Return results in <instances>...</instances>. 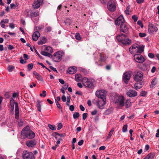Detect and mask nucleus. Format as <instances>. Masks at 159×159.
Instances as JSON below:
<instances>
[{"instance_id": "obj_1", "label": "nucleus", "mask_w": 159, "mask_h": 159, "mask_svg": "<svg viewBox=\"0 0 159 159\" xmlns=\"http://www.w3.org/2000/svg\"><path fill=\"white\" fill-rule=\"evenodd\" d=\"M107 93L106 90H97L96 92V96L101 99H94L93 102L100 109H103L106 103V94Z\"/></svg>"}, {"instance_id": "obj_2", "label": "nucleus", "mask_w": 159, "mask_h": 159, "mask_svg": "<svg viewBox=\"0 0 159 159\" xmlns=\"http://www.w3.org/2000/svg\"><path fill=\"white\" fill-rule=\"evenodd\" d=\"M21 134L24 139H32L35 136V133L30 129L28 126L24 128L21 132Z\"/></svg>"}, {"instance_id": "obj_3", "label": "nucleus", "mask_w": 159, "mask_h": 159, "mask_svg": "<svg viewBox=\"0 0 159 159\" xmlns=\"http://www.w3.org/2000/svg\"><path fill=\"white\" fill-rule=\"evenodd\" d=\"M115 98L113 100L114 102L116 104H117L120 107H122L125 106V99L123 95L114 93L113 94Z\"/></svg>"}, {"instance_id": "obj_4", "label": "nucleus", "mask_w": 159, "mask_h": 159, "mask_svg": "<svg viewBox=\"0 0 159 159\" xmlns=\"http://www.w3.org/2000/svg\"><path fill=\"white\" fill-rule=\"evenodd\" d=\"M116 39L118 42H120L125 45L129 44L131 42L130 39L127 38L125 35L123 34L117 35L116 36Z\"/></svg>"}, {"instance_id": "obj_5", "label": "nucleus", "mask_w": 159, "mask_h": 159, "mask_svg": "<svg viewBox=\"0 0 159 159\" xmlns=\"http://www.w3.org/2000/svg\"><path fill=\"white\" fill-rule=\"evenodd\" d=\"M82 82L84 86L87 88L92 89L94 87L92 80L86 77H84L82 79Z\"/></svg>"}, {"instance_id": "obj_6", "label": "nucleus", "mask_w": 159, "mask_h": 159, "mask_svg": "<svg viewBox=\"0 0 159 159\" xmlns=\"http://www.w3.org/2000/svg\"><path fill=\"white\" fill-rule=\"evenodd\" d=\"M64 53L62 51H58L55 53L52 56V59L54 62H58L61 60Z\"/></svg>"}, {"instance_id": "obj_7", "label": "nucleus", "mask_w": 159, "mask_h": 159, "mask_svg": "<svg viewBox=\"0 0 159 159\" xmlns=\"http://www.w3.org/2000/svg\"><path fill=\"white\" fill-rule=\"evenodd\" d=\"M22 157L23 159H34L33 154L26 150L23 152Z\"/></svg>"}, {"instance_id": "obj_8", "label": "nucleus", "mask_w": 159, "mask_h": 159, "mask_svg": "<svg viewBox=\"0 0 159 159\" xmlns=\"http://www.w3.org/2000/svg\"><path fill=\"white\" fill-rule=\"evenodd\" d=\"M45 50L48 52L42 51L41 52V54L45 56H48L50 57H52V56L51 53L53 52L52 48L50 46L46 47L45 48Z\"/></svg>"}, {"instance_id": "obj_9", "label": "nucleus", "mask_w": 159, "mask_h": 159, "mask_svg": "<svg viewBox=\"0 0 159 159\" xmlns=\"http://www.w3.org/2000/svg\"><path fill=\"white\" fill-rule=\"evenodd\" d=\"M134 57L135 61L138 63H142L145 61V58L140 54L134 55Z\"/></svg>"}, {"instance_id": "obj_10", "label": "nucleus", "mask_w": 159, "mask_h": 159, "mask_svg": "<svg viewBox=\"0 0 159 159\" xmlns=\"http://www.w3.org/2000/svg\"><path fill=\"white\" fill-rule=\"evenodd\" d=\"M132 73L131 71H128L124 74L123 81L125 84H127L129 80Z\"/></svg>"}, {"instance_id": "obj_11", "label": "nucleus", "mask_w": 159, "mask_h": 159, "mask_svg": "<svg viewBox=\"0 0 159 159\" xmlns=\"http://www.w3.org/2000/svg\"><path fill=\"white\" fill-rule=\"evenodd\" d=\"M116 7L114 2L112 1H109L107 3V8L111 12L115 11L116 9Z\"/></svg>"}, {"instance_id": "obj_12", "label": "nucleus", "mask_w": 159, "mask_h": 159, "mask_svg": "<svg viewBox=\"0 0 159 159\" xmlns=\"http://www.w3.org/2000/svg\"><path fill=\"white\" fill-rule=\"evenodd\" d=\"M26 145L30 148H32L36 145L37 141L34 139L27 141L26 142Z\"/></svg>"}, {"instance_id": "obj_13", "label": "nucleus", "mask_w": 159, "mask_h": 159, "mask_svg": "<svg viewBox=\"0 0 159 159\" xmlns=\"http://www.w3.org/2000/svg\"><path fill=\"white\" fill-rule=\"evenodd\" d=\"M43 3V0H37L35 1L33 3V7L34 9H38L42 4Z\"/></svg>"}, {"instance_id": "obj_14", "label": "nucleus", "mask_w": 159, "mask_h": 159, "mask_svg": "<svg viewBox=\"0 0 159 159\" xmlns=\"http://www.w3.org/2000/svg\"><path fill=\"white\" fill-rule=\"evenodd\" d=\"M143 78L142 74L140 72H138L135 75L134 79L136 81H141Z\"/></svg>"}, {"instance_id": "obj_15", "label": "nucleus", "mask_w": 159, "mask_h": 159, "mask_svg": "<svg viewBox=\"0 0 159 159\" xmlns=\"http://www.w3.org/2000/svg\"><path fill=\"white\" fill-rule=\"evenodd\" d=\"M125 20L123 16L122 15L120 16L115 20V24L116 25H119L123 24Z\"/></svg>"}, {"instance_id": "obj_16", "label": "nucleus", "mask_w": 159, "mask_h": 159, "mask_svg": "<svg viewBox=\"0 0 159 159\" xmlns=\"http://www.w3.org/2000/svg\"><path fill=\"white\" fill-rule=\"evenodd\" d=\"M157 30V28L153 25L151 24L149 25L148 31L150 33H152L154 32H156Z\"/></svg>"}, {"instance_id": "obj_17", "label": "nucleus", "mask_w": 159, "mask_h": 159, "mask_svg": "<svg viewBox=\"0 0 159 159\" xmlns=\"http://www.w3.org/2000/svg\"><path fill=\"white\" fill-rule=\"evenodd\" d=\"M137 93L135 90H129L126 93V94L131 98L135 97L137 95Z\"/></svg>"}, {"instance_id": "obj_18", "label": "nucleus", "mask_w": 159, "mask_h": 159, "mask_svg": "<svg viewBox=\"0 0 159 159\" xmlns=\"http://www.w3.org/2000/svg\"><path fill=\"white\" fill-rule=\"evenodd\" d=\"M19 117V111L18 103H15V118L16 119H18Z\"/></svg>"}, {"instance_id": "obj_19", "label": "nucleus", "mask_w": 159, "mask_h": 159, "mask_svg": "<svg viewBox=\"0 0 159 159\" xmlns=\"http://www.w3.org/2000/svg\"><path fill=\"white\" fill-rule=\"evenodd\" d=\"M77 70V68L75 66L69 67L67 70V72L69 74H73L75 73Z\"/></svg>"}, {"instance_id": "obj_20", "label": "nucleus", "mask_w": 159, "mask_h": 159, "mask_svg": "<svg viewBox=\"0 0 159 159\" xmlns=\"http://www.w3.org/2000/svg\"><path fill=\"white\" fill-rule=\"evenodd\" d=\"M120 30L121 32L123 33H126L128 30V28L125 23H123L121 24L120 27Z\"/></svg>"}, {"instance_id": "obj_21", "label": "nucleus", "mask_w": 159, "mask_h": 159, "mask_svg": "<svg viewBox=\"0 0 159 159\" xmlns=\"http://www.w3.org/2000/svg\"><path fill=\"white\" fill-rule=\"evenodd\" d=\"M40 36V34L39 31L35 32L32 35V39L34 41H37Z\"/></svg>"}, {"instance_id": "obj_22", "label": "nucleus", "mask_w": 159, "mask_h": 159, "mask_svg": "<svg viewBox=\"0 0 159 159\" xmlns=\"http://www.w3.org/2000/svg\"><path fill=\"white\" fill-rule=\"evenodd\" d=\"M143 85L144 83L143 82H138L134 84V87L136 89H137L141 88Z\"/></svg>"}, {"instance_id": "obj_23", "label": "nucleus", "mask_w": 159, "mask_h": 159, "mask_svg": "<svg viewBox=\"0 0 159 159\" xmlns=\"http://www.w3.org/2000/svg\"><path fill=\"white\" fill-rule=\"evenodd\" d=\"M113 107H110L105 111L104 114L106 115H108L112 113L113 112Z\"/></svg>"}, {"instance_id": "obj_24", "label": "nucleus", "mask_w": 159, "mask_h": 159, "mask_svg": "<svg viewBox=\"0 0 159 159\" xmlns=\"http://www.w3.org/2000/svg\"><path fill=\"white\" fill-rule=\"evenodd\" d=\"M130 100L129 99H127L125 101V108H129L131 105V103L130 102Z\"/></svg>"}, {"instance_id": "obj_25", "label": "nucleus", "mask_w": 159, "mask_h": 159, "mask_svg": "<svg viewBox=\"0 0 159 159\" xmlns=\"http://www.w3.org/2000/svg\"><path fill=\"white\" fill-rule=\"evenodd\" d=\"M33 74L34 75L36 79L38 80H39L41 81H42L43 79L42 77L39 75L38 73L36 72L35 71H34L33 72Z\"/></svg>"}, {"instance_id": "obj_26", "label": "nucleus", "mask_w": 159, "mask_h": 159, "mask_svg": "<svg viewBox=\"0 0 159 159\" xmlns=\"http://www.w3.org/2000/svg\"><path fill=\"white\" fill-rule=\"evenodd\" d=\"M39 16V13L37 12H32L30 13V15L28 14V16L31 17H36Z\"/></svg>"}, {"instance_id": "obj_27", "label": "nucleus", "mask_w": 159, "mask_h": 159, "mask_svg": "<svg viewBox=\"0 0 159 159\" xmlns=\"http://www.w3.org/2000/svg\"><path fill=\"white\" fill-rule=\"evenodd\" d=\"M46 42V40L45 38L43 37L39 41H38V44L40 45H42L45 43Z\"/></svg>"}, {"instance_id": "obj_28", "label": "nucleus", "mask_w": 159, "mask_h": 159, "mask_svg": "<svg viewBox=\"0 0 159 159\" xmlns=\"http://www.w3.org/2000/svg\"><path fill=\"white\" fill-rule=\"evenodd\" d=\"M157 83V79L156 78H155L151 82V85H150V87L151 88H153L155 85Z\"/></svg>"}, {"instance_id": "obj_29", "label": "nucleus", "mask_w": 159, "mask_h": 159, "mask_svg": "<svg viewBox=\"0 0 159 159\" xmlns=\"http://www.w3.org/2000/svg\"><path fill=\"white\" fill-rule=\"evenodd\" d=\"M75 79L77 81H79L81 79V75L80 74H76L75 75Z\"/></svg>"}, {"instance_id": "obj_30", "label": "nucleus", "mask_w": 159, "mask_h": 159, "mask_svg": "<svg viewBox=\"0 0 159 159\" xmlns=\"http://www.w3.org/2000/svg\"><path fill=\"white\" fill-rule=\"evenodd\" d=\"M37 107L38 111H41V102L39 101H38L36 102Z\"/></svg>"}, {"instance_id": "obj_31", "label": "nucleus", "mask_w": 159, "mask_h": 159, "mask_svg": "<svg viewBox=\"0 0 159 159\" xmlns=\"http://www.w3.org/2000/svg\"><path fill=\"white\" fill-rule=\"evenodd\" d=\"M114 130V128H112L111 130L110 131L109 133L107 136V139H108L110 138L111 136H112V134H113V132Z\"/></svg>"}, {"instance_id": "obj_32", "label": "nucleus", "mask_w": 159, "mask_h": 159, "mask_svg": "<svg viewBox=\"0 0 159 159\" xmlns=\"http://www.w3.org/2000/svg\"><path fill=\"white\" fill-rule=\"evenodd\" d=\"M137 50L138 53L141 54L144 51L143 47L139 46Z\"/></svg>"}, {"instance_id": "obj_33", "label": "nucleus", "mask_w": 159, "mask_h": 159, "mask_svg": "<svg viewBox=\"0 0 159 159\" xmlns=\"http://www.w3.org/2000/svg\"><path fill=\"white\" fill-rule=\"evenodd\" d=\"M100 60L102 61H104L106 60L107 58V57H105L104 56V55H103L102 53L100 54Z\"/></svg>"}, {"instance_id": "obj_34", "label": "nucleus", "mask_w": 159, "mask_h": 159, "mask_svg": "<svg viewBox=\"0 0 159 159\" xmlns=\"http://www.w3.org/2000/svg\"><path fill=\"white\" fill-rule=\"evenodd\" d=\"M73 118L74 119H76L80 116V114L79 112H75L73 115Z\"/></svg>"}, {"instance_id": "obj_35", "label": "nucleus", "mask_w": 159, "mask_h": 159, "mask_svg": "<svg viewBox=\"0 0 159 159\" xmlns=\"http://www.w3.org/2000/svg\"><path fill=\"white\" fill-rule=\"evenodd\" d=\"M52 30V28L49 26L46 27L45 29V31L48 33L51 32Z\"/></svg>"}, {"instance_id": "obj_36", "label": "nucleus", "mask_w": 159, "mask_h": 159, "mask_svg": "<svg viewBox=\"0 0 159 159\" xmlns=\"http://www.w3.org/2000/svg\"><path fill=\"white\" fill-rule=\"evenodd\" d=\"M55 101L56 104V105H57V107L60 110H61L62 109V107L60 105V103H59V102L57 101V99H55Z\"/></svg>"}, {"instance_id": "obj_37", "label": "nucleus", "mask_w": 159, "mask_h": 159, "mask_svg": "<svg viewBox=\"0 0 159 159\" xmlns=\"http://www.w3.org/2000/svg\"><path fill=\"white\" fill-rule=\"evenodd\" d=\"M75 38L76 39L78 40H80L81 39V37L80 35V34L79 33H77L75 35Z\"/></svg>"}, {"instance_id": "obj_38", "label": "nucleus", "mask_w": 159, "mask_h": 159, "mask_svg": "<svg viewBox=\"0 0 159 159\" xmlns=\"http://www.w3.org/2000/svg\"><path fill=\"white\" fill-rule=\"evenodd\" d=\"M48 126L49 128L52 130H56V128L55 125H53L51 124L48 125Z\"/></svg>"}, {"instance_id": "obj_39", "label": "nucleus", "mask_w": 159, "mask_h": 159, "mask_svg": "<svg viewBox=\"0 0 159 159\" xmlns=\"http://www.w3.org/2000/svg\"><path fill=\"white\" fill-rule=\"evenodd\" d=\"M122 132H125L127 131V125L126 124L123 127L122 129Z\"/></svg>"}, {"instance_id": "obj_40", "label": "nucleus", "mask_w": 159, "mask_h": 159, "mask_svg": "<svg viewBox=\"0 0 159 159\" xmlns=\"http://www.w3.org/2000/svg\"><path fill=\"white\" fill-rule=\"evenodd\" d=\"M62 88L61 89H66L68 87V84L65 83L62 86Z\"/></svg>"}, {"instance_id": "obj_41", "label": "nucleus", "mask_w": 159, "mask_h": 159, "mask_svg": "<svg viewBox=\"0 0 159 159\" xmlns=\"http://www.w3.org/2000/svg\"><path fill=\"white\" fill-rule=\"evenodd\" d=\"M147 92L144 90H143L141 92L140 95V96L145 97L147 94Z\"/></svg>"}, {"instance_id": "obj_42", "label": "nucleus", "mask_w": 159, "mask_h": 159, "mask_svg": "<svg viewBox=\"0 0 159 159\" xmlns=\"http://www.w3.org/2000/svg\"><path fill=\"white\" fill-rule=\"evenodd\" d=\"M9 22V20L8 19H3L0 22V24L2 23H8Z\"/></svg>"}, {"instance_id": "obj_43", "label": "nucleus", "mask_w": 159, "mask_h": 159, "mask_svg": "<svg viewBox=\"0 0 159 159\" xmlns=\"http://www.w3.org/2000/svg\"><path fill=\"white\" fill-rule=\"evenodd\" d=\"M33 67V63H30L28 65V69L29 70H31Z\"/></svg>"}, {"instance_id": "obj_44", "label": "nucleus", "mask_w": 159, "mask_h": 159, "mask_svg": "<svg viewBox=\"0 0 159 159\" xmlns=\"http://www.w3.org/2000/svg\"><path fill=\"white\" fill-rule=\"evenodd\" d=\"M64 22L66 23L69 24H71L72 23L71 20L69 18L66 19Z\"/></svg>"}, {"instance_id": "obj_45", "label": "nucleus", "mask_w": 159, "mask_h": 159, "mask_svg": "<svg viewBox=\"0 0 159 159\" xmlns=\"http://www.w3.org/2000/svg\"><path fill=\"white\" fill-rule=\"evenodd\" d=\"M10 6L11 9H15L18 7L17 4H14L13 3H11V4Z\"/></svg>"}, {"instance_id": "obj_46", "label": "nucleus", "mask_w": 159, "mask_h": 159, "mask_svg": "<svg viewBox=\"0 0 159 159\" xmlns=\"http://www.w3.org/2000/svg\"><path fill=\"white\" fill-rule=\"evenodd\" d=\"M10 105L12 106H14L15 104L16 103H15V100L12 98H11V99L10 101Z\"/></svg>"}, {"instance_id": "obj_47", "label": "nucleus", "mask_w": 159, "mask_h": 159, "mask_svg": "<svg viewBox=\"0 0 159 159\" xmlns=\"http://www.w3.org/2000/svg\"><path fill=\"white\" fill-rule=\"evenodd\" d=\"M139 46V45L137 44H134L133 45L132 48L135 50V51L137 50Z\"/></svg>"}, {"instance_id": "obj_48", "label": "nucleus", "mask_w": 159, "mask_h": 159, "mask_svg": "<svg viewBox=\"0 0 159 159\" xmlns=\"http://www.w3.org/2000/svg\"><path fill=\"white\" fill-rule=\"evenodd\" d=\"M137 23L140 26L141 28H142L143 27V25L141 21L140 20H139L137 22Z\"/></svg>"}, {"instance_id": "obj_49", "label": "nucleus", "mask_w": 159, "mask_h": 159, "mask_svg": "<svg viewBox=\"0 0 159 159\" xmlns=\"http://www.w3.org/2000/svg\"><path fill=\"white\" fill-rule=\"evenodd\" d=\"M14 68V66H9L8 67L7 69L9 72H11V71H12Z\"/></svg>"}, {"instance_id": "obj_50", "label": "nucleus", "mask_w": 159, "mask_h": 159, "mask_svg": "<svg viewBox=\"0 0 159 159\" xmlns=\"http://www.w3.org/2000/svg\"><path fill=\"white\" fill-rule=\"evenodd\" d=\"M57 129L58 130H59L61 128H62L63 127V125L61 123H59L57 125Z\"/></svg>"}, {"instance_id": "obj_51", "label": "nucleus", "mask_w": 159, "mask_h": 159, "mask_svg": "<svg viewBox=\"0 0 159 159\" xmlns=\"http://www.w3.org/2000/svg\"><path fill=\"white\" fill-rule=\"evenodd\" d=\"M46 95V92L45 91L43 90V91L42 93H41L40 94V96L41 97H45Z\"/></svg>"}, {"instance_id": "obj_52", "label": "nucleus", "mask_w": 159, "mask_h": 159, "mask_svg": "<svg viewBox=\"0 0 159 159\" xmlns=\"http://www.w3.org/2000/svg\"><path fill=\"white\" fill-rule=\"evenodd\" d=\"M55 137L56 139L57 140V145L59 144L60 143V140H61V138H58V137L57 136H55Z\"/></svg>"}, {"instance_id": "obj_53", "label": "nucleus", "mask_w": 159, "mask_h": 159, "mask_svg": "<svg viewBox=\"0 0 159 159\" xmlns=\"http://www.w3.org/2000/svg\"><path fill=\"white\" fill-rule=\"evenodd\" d=\"M132 18L134 20V21L136 22L138 20V17L137 16L134 15L132 16Z\"/></svg>"}, {"instance_id": "obj_54", "label": "nucleus", "mask_w": 159, "mask_h": 159, "mask_svg": "<svg viewBox=\"0 0 159 159\" xmlns=\"http://www.w3.org/2000/svg\"><path fill=\"white\" fill-rule=\"evenodd\" d=\"M148 155L150 159H153L155 156V154L154 153H149Z\"/></svg>"}, {"instance_id": "obj_55", "label": "nucleus", "mask_w": 159, "mask_h": 159, "mask_svg": "<svg viewBox=\"0 0 159 159\" xmlns=\"http://www.w3.org/2000/svg\"><path fill=\"white\" fill-rule=\"evenodd\" d=\"M129 6L127 7H126V10L125 11V14L126 15L129 14Z\"/></svg>"}, {"instance_id": "obj_56", "label": "nucleus", "mask_w": 159, "mask_h": 159, "mask_svg": "<svg viewBox=\"0 0 159 159\" xmlns=\"http://www.w3.org/2000/svg\"><path fill=\"white\" fill-rule=\"evenodd\" d=\"M139 35L141 37H144L146 36V34L145 33H140Z\"/></svg>"}, {"instance_id": "obj_57", "label": "nucleus", "mask_w": 159, "mask_h": 159, "mask_svg": "<svg viewBox=\"0 0 159 159\" xmlns=\"http://www.w3.org/2000/svg\"><path fill=\"white\" fill-rule=\"evenodd\" d=\"M87 116V114L86 113H84L83 114L82 117L83 120H85Z\"/></svg>"}, {"instance_id": "obj_58", "label": "nucleus", "mask_w": 159, "mask_h": 159, "mask_svg": "<svg viewBox=\"0 0 159 159\" xmlns=\"http://www.w3.org/2000/svg\"><path fill=\"white\" fill-rule=\"evenodd\" d=\"M148 56L151 58H153L154 57V55L153 53H149L148 54Z\"/></svg>"}, {"instance_id": "obj_59", "label": "nucleus", "mask_w": 159, "mask_h": 159, "mask_svg": "<svg viewBox=\"0 0 159 159\" xmlns=\"http://www.w3.org/2000/svg\"><path fill=\"white\" fill-rule=\"evenodd\" d=\"M43 28V26H40L38 27H36V29L37 30H39L42 29Z\"/></svg>"}, {"instance_id": "obj_60", "label": "nucleus", "mask_w": 159, "mask_h": 159, "mask_svg": "<svg viewBox=\"0 0 159 159\" xmlns=\"http://www.w3.org/2000/svg\"><path fill=\"white\" fill-rule=\"evenodd\" d=\"M84 143V141L83 140H80L78 143V144L79 146H81Z\"/></svg>"}, {"instance_id": "obj_61", "label": "nucleus", "mask_w": 159, "mask_h": 159, "mask_svg": "<svg viewBox=\"0 0 159 159\" xmlns=\"http://www.w3.org/2000/svg\"><path fill=\"white\" fill-rule=\"evenodd\" d=\"M49 68L51 69H52V70H53V71H55V72H56L57 73V70H56V68H54L52 66H50V67H49Z\"/></svg>"}, {"instance_id": "obj_62", "label": "nucleus", "mask_w": 159, "mask_h": 159, "mask_svg": "<svg viewBox=\"0 0 159 159\" xmlns=\"http://www.w3.org/2000/svg\"><path fill=\"white\" fill-rule=\"evenodd\" d=\"M70 102V98L68 97H67V102L66 103V104L68 106H70V104H69V103Z\"/></svg>"}, {"instance_id": "obj_63", "label": "nucleus", "mask_w": 159, "mask_h": 159, "mask_svg": "<svg viewBox=\"0 0 159 159\" xmlns=\"http://www.w3.org/2000/svg\"><path fill=\"white\" fill-rule=\"evenodd\" d=\"M23 124L24 122L22 120H20V121L18 122V125L20 126H23Z\"/></svg>"}, {"instance_id": "obj_64", "label": "nucleus", "mask_w": 159, "mask_h": 159, "mask_svg": "<svg viewBox=\"0 0 159 159\" xmlns=\"http://www.w3.org/2000/svg\"><path fill=\"white\" fill-rule=\"evenodd\" d=\"M129 51L131 54L133 53L135 51V50L131 47L129 48Z\"/></svg>"}]
</instances>
